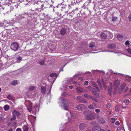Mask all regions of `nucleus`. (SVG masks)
Returning a JSON list of instances; mask_svg holds the SVG:
<instances>
[{"label": "nucleus", "mask_w": 131, "mask_h": 131, "mask_svg": "<svg viewBox=\"0 0 131 131\" xmlns=\"http://www.w3.org/2000/svg\"><path fill=\"white\" fill-rule=\"evenodd\" d=\"M61 101L63 104V108L64 110H68L69 105H68V103L67 100L64 99L62 97L60 98Z\"/></svg>", "instance_id": "1"}, {"label": "nucleus", "mask_w": 131, "mask_h": 131, "mask_svg": "<svg viewBox=\"0 0 131 131\" xmlns=\"http://www.w3.org/2000/svg\"><path fill=\"white\" fill-rule=\"evenodd\" d=\"M84 113L85 115L86 118L88 120H91L93 118L92 116L91 113L89 111H86L84 112Z\"/></svg>", "instance_id": "2"}, {"label": "nucleus", "mask_w": 131, "mask_h": 131, "mask_svg": "<svg viewBox=\"0 0 131 131\" xmlns=\"http://www.w3.org/2000/svg\"><path fill=\"white\" fill-rule=\"evenodd\" d=\"M10 48L14 51H17L19 48L18 43L16 42L12 43L10 46Z\"/></svg>", "instance_id": "3"}, {"label": "nucleus", "mask_w": 131, "mask_h": 131, "mask_svg": "<svg viewBox=\"0 0 131 131\" xmlns=\"http://www.w3.org/2000/svg\"><path fill=\"white\" fill-rule=\"evenodd\" d=\"M120 83V81L117 79L114 81L113 85L115 89H117L119 86Z\"/></svg>", "instance_id": "4"}, {"label": "nucleus", "mask_w": 131, "mask_h": 131, "mask_svg": "<svg viewBox=\"0 0 131 131\" xmlns=\"http://www.w3.org/2000/svg\"><path fill=\"white\" fill-rule=\"evenodd\" d=\"M10 121L11 123L12 124V125H16L17 122H16V116H13V117L10 119Z\"/></svg>", "instance_id": "5"}, {"label": "nucleus", "mask_w": 131, "mask_h": 131, "mask_svg": "<svg viewBox=\"0 0 131 131\" xmlns=\"http://www.w3.org/2000/svg\"><path fill=\"white\" fill-rule=\"evenodd\" d=\"M12 114L13 116L16 117V116L17 117L21 115L20 113L16 110H14L12 112Z\"/></svg>", "instance_id": "6"}, {"label": "nucleus", "mask_w": 131, "mask_h": 131, "mask_svg": "<svg viewBox=\"0 0 131 131\" xmlns=\"http://www.w3.org/2000/svg\"><path fill=\"white\" fill-rule=\"evenodd\" d=\"M108 33V32L106 31L102 32L100 36L103 39L106 38L107 37V35Z\"/></svg>", "instance_id": "7"}, {"label": "nucleus", "mask_w": 131, "mask_h": 131, "mask_svg": "<svg viewBox=\"0 0 131 131\" xmlns=\"http://www.w3.org/2000/svg\"><path fill=\"white\" fill-rule=\"evenodd\" d=\"M76 89L78 93H82L84 92L85 91V90L81 86H79Z\"/></svg>", "instance_id": "8"}, {"label": "nucleus", "mask_w": 131, "mask_h": 131, "mask_svg": "<svg viewBox=\"0 0 131 131\" xmlns=\"http://www.w3.org/2000/svg\"><path fill=\"white\" fill-rule=\"evenodd\" d=\"M84 105L83 104H80L77 106L76 108L79 111L81 110L84 107Z\"/></svg>", "instance_id": "9"}, {"label": "nucleus", "mask_w": 131, "mask_h": 131, "mask_svg": "<svg viewBox=\"0 0 131 131\" xmlns=\"http://www.w3.org/2000/svg\"><path fill=\"white\" fill-rule=\"evenodd\" d=\"M93 131H101V129L98 126H94L93 128Z\"/></svg>", "instance_id": "10"}, {"label": "nucleus", "mask_w": 131, "mask_h": 131, "mask_svg": "<svg viewBox=\"0 0 131 131\" xmlns=\"http://www.w3.org/2000/svg\"><path fill=\"white\" fill-rule=\"evenodd\" d=\"M116 47V45L114 43L109 45L108 46V48L110 49H114Z\"/></svg>", "instance_id": "11"}, {"label": "nucleus", "mask_w": 131, "mask_h": 131, "mask_svg": "<svg viewBox=\"0 0 131 131\" xmlns=\"http://www.w3.org/2000/svg\"><path fill=\"white\" fill-rule=\"evenodd\" d=\"M126 83L124 82H123L122 84L120 87L121 89L118 90V92L119 93H121L120 92V90H121V91H123L125 87L126 86Z\"/></svg>", "instance_id": "12"}, {"label": "nucleus", "mask_w": 131, "mask_h": 131, "mask_svg": "<svg viewBox=\"0 0 131 131\" xmlns=\"http://www.w3.org/2000/svg\"><path fill=\"white\" fill-rule=\"evenodd\" d=\"M66 29L63 28L60 31V33L62 35H64L66 34Z\"/></svg>", "instance_id": "13"}, {"label": "nucleus", "mask_w": 131, "mask_h": 131, "mask_svg": "<svg viewBox=\"0 0 131 131\" xmlns=\"http://www.w3.org/2000/svg\"><path fill=\"white\" fill-rule=\"evenodd\" d=\"M85 127L86 125L84 123H82L80 124L79 126L80 129L82 130Z\"/></svg>", "instance_id": "14"}, {"label": "nucleus", "mask_w": 131, "mask_h": 131, "mask_svg": "<svg viewBox=\"0 0 131 131\" xmlns=\"http://www.w3.org/2000/svg\"><path fill=\"white\" fill-rule=\"evenodd\" d=\"M28 110L29 112H30L32 109V104L31 103H30L29 105L27 107Z\"/></svg>", "instance_id": "15"}, {"label": "nucleus", "mask_w": 131, "mask_h": 131, "mask_svg": "<svg viewBox=\"0 0 131 131\" xmlns=\"http://www.w3.org/2000/svg\"><path fill=\"white\" fill-rule=\"evenodd\" d=\"M41 92L43 94H44L45 93L46 90V88L45 86H42L41 88Z\"/></svg>", "instance_id": "16"}, {"label": "nucleus", "mask_w": 131, "mask_h": 131, "mask_svg": "<svg viewBox=\"0 0 131 131\" xmlns=\"http://www.w3.org/2000/svg\"><path fill=\"white\" fill-rule=\"evenodd\" d=\"M45 60H41L39 61V63L41 66H43L45 64Z\"/></svg>", "instance_id": "17"}, {"label": "nucleus", "mask_w": 131, "mask_h": 131, "mask_svg": "<svg viewBox=\"0 0 131 131\" xmlns=\"http://www.w3.org/2000/svg\"><path fill=\"white\" fill-rule=\"evenodd\" d=\"M99 123L101 124H105L106 121L103 118H101L99 120Z\"/></svg>", "instance_id": "18"}, {"label": "nucleus", "mask_w": 131, "mask_h": 131, "mask_svg": "<svg viewBox=\"0 0 131 131\" xmlns=\"http://www.w3.org/2000/svg\"><path fill=\"white\" fill-rule=\"evenodd\" d=\"M123 36L120 34L118 35L117 37V38L118 40H121L123 39Z\"/></svg>", "instance_id": "19"}, {"label": "nucleus", "mask_w": 131, "mask_h": 131, "mask_svg": "<svg viewBox=\"0 0 131 131\" xmlns=\"http://www.w3.org/2000/svg\"><path fill=\"white\" fill-rule=\"evenodd\" d=\"M95 43L91 42V43H90L89 44V47L90 48H92L94 47L95 46Z\"/></svg>", "instance_id": "20"}, {"label": "nucleus", "mask_w": 131, "mask_h": 131, "mask_svg": "<svg viewBox=\"0 0 131 131\" xmlns=\"http://www.w3.org/2000/svg\"><path fill=\"white\" fill-rule=\"evenodd\" d=\"M112 88L111 87L108 88V92L109 95H111L112 94Z\"/></svg>", "instance_id": "21"}, {"label": "nucleus", "mask_w": 131, "mask_h": 131, "mask_svg": "<svg viewBox=\"0 0 131 131\" xmlns=\"http://www.w3.org/2000/svg\"><path fill=\"white\" fill-rule=\"evenodd\" d=\"M84 96L85 98L89 99H90L91 96H90L86 94H84L83 95Z\"/></svg>", "instance_id": "22"}, {"label": "nucleus", "mask_w": 131, "mask_h": 131, "mask_svg": "<svg viewBox=\"0 0 131 131\" xmlns=\"http://www.w3.org/2000/svg\"><path fill=\"white\" fill-rule=\"evenodd\" d=\"M4 108L5 111H7L9 109V106L8 105H6L4 106Z\"/></svg>", "instance_id": "23"}, {"label": "nucleus", "mask_w": 131, "mask_h": 131, "mask_svg": "<svg viewBox=\"0 0 131 131\" xmlns=\"http://www.w3.org/2000/svg\"><path fill=\"white\" fill-rule=\"evenodd\" d=\"M18 5L16 3H14L13 4L11 7H12L14 8H16L18 7Z\"/></svg>", "instance_id": "24"}, {"label": "nucleus", "mask_w": 131, "mask_h": 131, "mask_svg": "<svg viewBox=\"0 0 131 131\" xmlns=\"http://www.w3.org/2000/svg\"><path fill=\"white\" fill-rule=\"evenodd\" d=\"M28 129V127L24 125L23 127V131H27Z\"/></svg>", "instance_id": "25"}, {"label": "nucleus", "mask_w": 131, "mask_h": 131, "mask_svg": "<svg viewBox=\"0 0 131 131\" xmlns=\"http://www.w3.org/2000/svg\"><path fill=\"white\" fill-rule=\"evenodd\" d=\"M129 100L128 99H127L125 100L124 101V103L125 104L127 105L129 104Z\"/></svg>", "instance_id": "26"}, {"label": "nucleus", "mask_w": 131, "mask_h": 131, "mask_svg": "<svg viewBox=\"0 0 131 131\" xmlns=\"http://www.w3.org/2000/svg\"><path fill=\"white\" fill-rule=\"evenodd\" d=\"M92 93L93 95H95L97 97H99V95L98 93H97L96 92L92 91Z\"/></svg>", "instance_id": "27"}, {"label": "nucleus", "mask_w": 131, "mask_h": 131, "mask_svg": "<svg viewBox=\"0 0 131 131\" xmlns=\"http://www.w3.org/2000/svg\"><path fill=\"white\" fill-rule=\"evenodd\" d=\"M7 98L9 100H12L13 99V97L10 95H9L7 96Z\"/></svg>", "instance_id": "28"}, {"label": "nucleus", "mask_w": 131, "mask_h": 131, "mask_svg": "<svg viewBox=\"0 0 131 131\" xmlns=\"http://www.w3.org/2000/svg\"><path fill=\"white\" fill-rule=\"evenodd\" d=\"M35 89V87L33 86H29L28 88V90L32 91L34 90Z\"/></svg>", "instance_id": "29"}, {"label": "nucleus", "mask_w": 131, "mask_h": 131, "mask_svg": "<svg viewBox=\"0 0 131 131\" xmlns=\"http://www.w3.org/2000/svg\"><path fill=\"white\" fill-rule=\"evenodd\" d=\"M50 76L51 77H56L57 76V74L56 73H52L50 74Z\"/></svg>", "instance_id": "30"}, {"label": "nucleus", "mask_w": 131, "mask_h": 131, "mask_svg": "<svg viewBox=\"0 0 131 131\" xmlns=\"http://www.w3.org/2000/svg\"><path fill=\"white\" fill-rule=\"evenodd\" d=\"M46 5H48V4L46 3H44V4L41 5L42 8H47V7L46 6Z\"/></svg>", "instance_id": "31"}, {"label": "nucleus", "mask_w": 131, "mask_h": 131, "mask_svg": "<svg viewBox=\"0 0 131 131\" xmlns=\"http://www.w3.org/2000/svg\"><path fill=\"white\" fill-rule=\"evenodd\" d=\"M119 109H120L119 106V105H117V106H116V107H115V110L117 112V111H118L119 110Z\"/></svg>", "instance_id": "32"}, {"label": "nucleus", "mask_w": 131, "mask_h": 131, "mask_svg": "<svg viewBox=\"0 0 131 131\" xmlns=\"http://www.w3.org/2000/svg\"><path fill=\"white\" fill-rule=\"evenodd\" d=\"M90 99H92V100H93L95 101L96 102H97L98 101L95 98V97L92 96H91Z\"/></svg>", "instance_id": "33"}, {"label": "nucleus", "mask_w": 131, "mask_h": 131, "mask_svg": "<svg viewBox=\"0 0 131 131\" xmlns=\"http://www.w3.org/2000/svg\"><path fill=\"white\" fill-rule=\"evenodd\" d=\"M17 84V81H13V82L11 83V84L12 85L15 86Z\"/></svg>", "instance_id": "34"}, {"label": "nucleus", "mask_w": 131, "mask_h": 131, "mask_svg": "<svg viewBox=\"0 0 131 131\" xmlns=\"http://www.w3.org/2000/svg\"><path fill=\"white\" fill-rule=\"evenodd\" d=\"M7 123L8 126H11L12 125V124L11 123L10 121H7Z\"/></svg>", "instance_id": "35"}, {"label": "nucleus", "mask_w": 131, "mask_h": 131, "mask_svg": "<svg viewBox=\"0 0 131 131\" xmlns=\"http://www.w3.org/2000/svg\"><path fill=\"white\" fill-rule=\"evenodd\" d=\"M88 107L90 109H93L94 108L93 105L92 104H90L89 105Z\"/></svg>", "instance_id": "36"}, {"label": "nucleus", "mask_w": 131, "mask_h": 131, "mask_svg": "<svg viewBox=\"0 0 131 131\" xmlns=\"http://www.w3.org/2000/svg\"><path fill=\"white\" fill-rule=\"evenodd\" d=\"M94 90L96 92L99 91V89L98 88L97 86H95V88H93Z\"/></svg>", "instance_id": "37"}, {"label": "nucleus", "mask_w": 131, "mask_h": 131, "mask_svg": "<svg viewBox=\"0 0 131 131\" xmlns=\"http://www.w3.org/2000/svg\"><path fill=\"white\" fill-rule=\"evenodd\" d=\"M115 121V119L114 118H111L110 120V121L112 123H114Z\"/></svg>", "instance_id": "38"}, {"label": "nucleus", "mask_w": 131, "mask_h": 131, "mask_svg": "<svg viewBox=\"0 0 131 131\" xmlns=\"http://www.w3.org/2000/svg\"><path fill=\"white\" fill-rule=\"evenodd\" d=\"M99 118V116L97 114H96L95 116L93 118L95 119H98Z\"/></svg>", "instance_id": "39"}, {"label": "nucleus", "mask_w": 131, "mask_h": 131, "mask_svg": "<svg viewBox=\"0 0 131 131\" xmlns=\"http://www.w3.org/2000/svg\"><path fill=\"white\" fill-rule=\"evenodd\" d=\"M95 111L97 114H99L100 112V109H97L95 110Z\"/></svg>", "instance_id": "40"}, {"label": "nucleus", "mask_w": 131, "mask_h": 131, "mask_svg": "<svg viewBox=\"0 0 131 131\" xmlns=\"http://www.w3.org/2000/svg\"><path fill=\"white\" fill-rule=\"evenodd\" d=\"M87 88L88 90H89L91 91L93 89L92 88L91 86H88Z\"/></svg>", "instance_id": "41"}, {"label": "nucleus", "mask_w": 131, "mask_h": 131, "mask_svg": "<svg viewBox=\"0 0 131 131\" xmlns=\"http://www.w3.org/2000/svg\"><path fill=\"white\" fill-rule=\"evenodd\" d=\"M81 96H78L77 97V100L79 101H81L80 99H81Z\"/></svg>", "instance_id": "42"}, {"label": "nucleus", "mask_w": 131, "mask_h": 131, "mask_svg": "<svg viewBox=\"0 0 131 131\" xmlns=\"http://www.w3.org/2000/svg\"><path fill=\"white\" fill-rule=\"evenodd\" d=\"M125 45H126L129 46V45L130 44L129 42L128 41H126L125 43Z\"/></svg>", "instance_id": "43"}, {"label": "nucleus", "mask_w": 131, "mask_h": 131, "mask_svg": "<svg viewBox=\"0 0 131 131\" xmlns=\"http://www.w3.org/2000/svg\"><path fill=\"white\" fill-rule=\"evenodd\" d=\"M117 19V17H113L112 19V20L113 21H115Z\"/></svg>", "instance_id": "44"}, {"label": "nucleus", "mask_w": 131, "mask_h": 131, "mask_svg": "<svg viewBox=\"0 0 131 131\" xmlns=\"http://www.w3.org/2000/svg\"><path fill=\"white\" fill-rule=\"evenodd\" d=\"M97 81V82L98 83H99V86L100 87H101L102 86H101V84L100 83V81L99 80H98Z\"/></svg>", "instance_id": "45"}, {"label": "nucleus", "mask_w": 131, "mask_h": 131, "mask_svg": "<svg viewBox=\"0 0 131 131\" xmlns=\"http://www.w3.org/2000/svg\"><path fill=\"white\" fill-rule=\"evenodd\" d=\"M115 124H116V125H120V124L119 122L118 121H116V122Z\"/></svg>", "instance_id": "46"}, {"label": "nucleus", "mask_w": 131, "mask_h": 131, "mask_svg": "<svg viewBox=\"0 0 131 131\" xmlns=\"http://www.w3.org/2000/svg\"><path fill=\"white\" fill-rule=\"evenodd\" d=\"M89 82L88 81H86L84 82V85H87L88 84Z\"/></svg>", "instance_id": "47"}, {"label": "nucleus", "mask_w": 131, "mask_h": 131, "mask_svg": "<svg viewBox=\"0 0 131 131\" xmlns=\"http://www.w3.org/2000/svg\"><path fill=\"white\" fill-rule=\"evenodd\" d=\"M127 51L130 54H131V49H127Z\"/></svg>", "instance_id": "48"}, {"label": "nucleus", "mask_w": 131, "mask_h": 131, "mask_svg": "<svg viewBox=\"0 0 131 131\" xmlns=\"http://www.w3.org/2000/svg\"><path fill=\"white\" fill-rule=\"evenodd\" d=\"M96 123L95 122H92L91 124L93 126H94L95 125Z\"/></svg>", "instance_id": "49"}, {"label": "nucleus", "mask_w": 131, "mask_h": 131, "mask_svg": "<svg viewBox=\"0 0 131 131\" xmlns=\"http://www.w3.org/2000/svg\"><path fill=\"white\" fill-rule=\"evenodd\" d=\"M3 117L0 116V122L3 121Z\"/></svg>", "instance_id": "50"}, {"label": "nucleus", "mask_w": 131, "mask_h": 131, "mask_svg": "<svg viewBox=\"0 0 131 131\" xmlns=\"http://www.w3.org/2000/svg\"><path fill=\"white\" fill-rule=\"evenodd\" d=\"M128 18L130 21H131V14L129 15L128 16Z\"/></svg>", "instance_id": "51"}, {"label": "nucleus", "mask_w": 131, "mask_h": 131, "mask_svg": "<svg viewBox=\"0 0 131 131\" xmlns=\"http://www.w3.org/2000/svg\"><path fill=\"white\" fill-rule=\"evenodd\" d=\"M80 102H81L83 103H85L86 102V101L85 100H83V101H81Z\"/></svg>", "instance_id": "52"}, {"label": "nucleus", "mask_w": 131, "mask_h": 131, "mask_svg": "<svg viewBox=\"0 0 131 131\" xmlns=\"http://www.w3.org/2000/svg\"><path fill=\"white\" fill-rule=\"evenodd\" d=\"M101 82L102 84H103V85L104 86V80L103 79H102L101 80Z\"/></svg>", "instance_id": "53"}, {"label": "nucleus", "mask_w": 131, "mask_h": 131, "mask_svg": "<svg viewBox=\"0 0 131 131\" xmlns=\"http://www.w3.org/2000/svg\"><path fill=\"white\" fill-rule=\"evenodd\" d=\"M16 131H21L20 128H18L16 129Z\"/></svg>", "instance_id": "54"}, {"label": "nucleus", "mask_w": 131, "mask_h": 131, "mask_svg": "<svg viewBox=\"0 0 131 131\" xmlns=\"http://www.w3.org/2000/svg\"><path fill=\"white\" fill-rule=\"evenodd\" d=\"M76 83L78 84V82H77V81H74L73 82V84H76Z\"/></svg>", "instance_id": "55"}, {"label": "nucleus", "mask_w": 131, "mask_h": 131, "mask_svg": "<svg viewBox=\"0 0 131 131\" xmlns=\"http://www.w3.org/2000/svg\"><path fill=\"white\" fill-rule=\"evenodd\" d=\"M73 81V79H72V78H71L70 79V82H72Z\"/></svg>", "instance_id": "56"}, {"label": "nucleus", "mask_w": 131, "mask_h": 131, "mask_svg": "<svg viewBox=\"0 0 131 131\" xmlns=\"http://www.w3.org/2000/svg\"><path fill=\"white\" fill-rule=\"evenodd\" d=\"M128 87H126L125 89V92H126L128 90Z\"/></svg>", "instance_id": "57"}, {"label": "nucleus", "mask_w": 131, "mask_h": 131, "mask_svg": "<svg viewBox=\"0 0 131 131\" xmlns=\"http://www.w3.org/2000/svg\"><path fill=\"white\" fill-rule=\"evenodd\" d=\"M111 106V104H109L107 105V107L108 108H110Z\"/></svg>", "instance_id": "58"}, {"label": "nucleus", "mask_w": 131, "mask_h": 131, "mask_svg": "<svg viewBox=\"0 0 131 131\" xmlns=\"http://www.w3.org/2000/svg\"><path fill=\"white\" fill-rule=\"evenodd\" d=\"M17 59L18 60H20L21 59V58L20 57H18Z\"/></svg>", "instance_id": "59"}, {"label": "nucleus", "mask_w": 131, "mask_h": 131, "mask_svg": "<svg viewBox=\"0 0 131 131\" xmlns=\"http://www.w3.org/2000/svg\"><path fill=\"white\" fill-rule=\"evenodd\" d=\"M73 86H70L69 87L70 88V89H72V88H73Z\"/></svg>", "instance_id": "60"}, {"label": "nucleus", "mask_w": 131, "mask_h": 131, "mask_svg": "<svg viewBox=\"0 0 131 131\" xmlns=\"http://www.w3.org/2000/svg\"><path fill=\"white\" fill-rule=\"evenodd\" d=\"M70 115H71V117H72L73 116V114H72L70 112Z\"/></svg>", "instance_id": "61"}, {"label": "nucleus", "mask_w": 131, "mask_h": 131, "mask_svg": "<svg viewBox=\"0 0 131 131\" xmlns=\"http://www.w3.org/2000/svg\"><path fill=\"white\" fill-rule=\"evenodd\" d=\"M128 78H129V80H128L129 81H130V79H131V77H129L128 76Z\"/></svg>", "instance_id": "62"}, {"label": "nucleus", "mask_w": 131, "mask_h": 131, "mask_svg": "<svg viewBox=\"0 0 131 131\" xmlns=\"http://www.w3.org/2000/svg\"><path fill=\"white\" fill-rule=\"evenodd\" d=\"M13 130L11 128V129H9L7 131H12Z\"/></svg>", "instance_id": "63"}, {"label": "nucleus", "mask_w": 131, "mask_h": 131, "mask_svg": "<svg viewBox=\"0 0 131 131\" xmlns=\"http://www.w3.org/2000/svg\"><path fill=\"white\" fill-rule=\"evenodd\" d=\"M129 130L130 131H131V127H129Z\"/></svg>", "instance_id": "64"}]
</instances>
